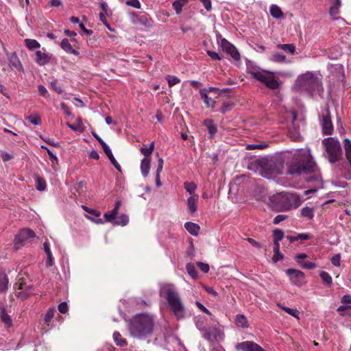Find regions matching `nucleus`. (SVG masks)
Masks as SVG:
<instances>
[{
  "label": "nucleus",
  "instance_id": "473e14b6",
  "mask_svg": "<svg viewBox=\"0 0 351 351\" xmlns=\"http://www.w3.org/2000/svg\"><path fill=\"white\" fill-rule=\"evenodd\" d=\"M301 215L308 219H312L314 217V209L311 207H304L301 210Z\"/></svg>",
  "mask_w": 351,
  "mask_h": 351
},
{
  "label": "nucleus",
  "instance_id": "c756f323",
  "mask_svg": "<svg viewBox=\"0 0 351 351\" xmlns=\"http://www.w3.org/2000/svg\"><path fill=\"white\" fill-rule=\"evenodd\" d=\"M0 317L2 322L8 327L10 328L12 326V320L9 315H8L4 308L1 309L0 312Z\"/></svg>",
  "mask_w": 351,
  "mask_h": 351
},
{
  "label": "nucleus",
  "instance_id": "a878e982",
  "mask_svg": "<svg viewBox=\"0 0 351 351\" xmlns=\"http://www.w3.org/2000/svg\"><path fill=\"white\" fill-rule=\"evenodd\" d=\"M269 12L271 16L276 19H281L283 16V13L280 8L276 4H272L270 6Z\"/></svg>",
  "mask_w": 351,
  "mask_h": 351
},
{
  "label": "nucleus",
  "instance_id": "20e7f679",
  "mask_svg": "<svg viewBox=\"0 0 351 351\" xmlns=\"http://www.w3.org/2000/svg\"><path fill=\"white\" fill-rule=\"evenodd\" d=\"M295 87L300 90L307 92L312 96L320 95L323 91L320 78L311 71H307L300 75L295 80Z\"/></svg>",
  "mask_w": 351,
  "mask_h": 351
},
{
  "label": "nucleus",
  "instance_id": "423d86ee",
  "mask_svg": "<svg viewBox=\"0 0 351 351\" xmlns=\"http://www.w3.org/2000/svg\"><path fill=\"white\" fill-rule=\"evenodd\" d=\"M247 73L252 78L263 83L270 89H278L280 87V82L273 72L261 69L252 63H248L247 64Z\"/></svg>",
  "mask_w": 351,
  "mask_h": 351
},
{
  "label": "nucleus",
  "instance_id": "ddd939ff",
  "mask_svg": "<svg viewBox=\"0 0 351 351\" xmlns=\"http://www.w3.org/2000/svg\"><path fill=\"white\" fill-rule=\"evenodd\" d=\"M307 254L305 253H300L296 254L295 260L298 264L303 269H313L317 265L314 262L305 261V258H307Z\"/></svg>",
  "mask_w": 351,
  "mask_h": 351
},
{
  "label": "nucleus",
  "instance_id": "13d9d810",
  "mask_svg": "<svg viewBox=\"0 0 351 351\" xmlns=\"http://www.w3.org/2000/svg\"><path fill=\"white\" fill-rule=\"evenodd\" d=\"M206 53L213 60H221V57L215 51L208 50V51H206Z\"/></svg>",
  "mask_w": 351,
  "mask_h": 351
},
{
  "label": "nucleus",
  "instance_id": "bb28decb",
  "mask_svg": "<svg viewBox=\"0 0 351 351\" xmlns=\"http://www.w3.org/2000/svg\"><path fill=\"white\" fill-rule=\"evenodd\" d=\"M189 0H176L173 2L172 6L177 14H181L182 8L189 3Z\"/></svg>",
  "mask_w": 351,
  "mask_h": 351
},
{
  "label": "nucleus",
  "instance_id": "6e6d98bb",
  "mask_svg": "<svg viewBox=\"0 0 351 351\" xmlns=\"http://www.w3.org/2000/svg\"><path fill=\"white\" fill-rule=\"evenodd\" d=\"M197 265L199 267V269L204 273H208L210 269L208 264L205 263L197 262Z\"/></svg>",
  "mask_w": 351,
  "mask_h": 351
},
{
  "label": "nucleus",
  "instance_id": "680f3d73",
  "mask_svg": "<svg viewBox=\"0 0 351 351\" xmlns=\"http://www.w3.org/2000/svg\"><path fill=\"white\" fill-rule=\"evenodd\" d=\"M58 311L61 313H65L68 311V305L66 302H61L58 307Z\"/></svg>",
  "mask_w": 351,
  "mask_h": 351
},
{
  "label": "nucleus",
  "instance_id": "1a4fd4ad",
  "mask_svg": "<svg viewBox=\"0 0 351 351\" xmlns=\"http://www.w3.org/2000/svg\"><path fill=\"white\" fill-rule=\"evenodd\" d=\"M320 123L322 131L324 135H331L334 128L331 121L330 113L328 110H326L320 117Z\"/></svg>",
  "mask_w": 351,
  "mask_h": 351
},
{
  "label": "nucleus",
  "instance_id": "cd10ccee",
  "mask_svg": "<svg viewBox=\"0 0 351 351\" xmlns=\"http://www.w3.org/2000/svg\"><path fill=\"white\" fill-rule=\"evenodd\" d=\"M235 323L237 326L243 328H247L249 326L247 318L243 314H239L236 316Z\"/></svg>",
  "mask_w": 351,
  "mask_h": 351
},
{
  "label": "nucleus",
  "instance_id": "69168bd1",
  "mask_svg": "<svg viewBox=\"0 0 351 351\" xmlns=\"http://www.w3.org/2000/svg\"><path fill=\"white\" fill-rule=\"evenodd\" d=\"M47 154L49 156V159L50 160L53 162V163H56L58 164V157L51 151V149H47Z\"/></svg>",
  "mask_w": 351,
  "mask_h": 351
},
{
  "label": "nucleus",
  "instance_id": "37998d69",
  "mask_svg": "<svg viewBox=\"0 0 351 351\" xmlns=\"http://www.w3.org/2000/svg\"><path fill=\"white\" fill-rule=\"evenodd\" d=\"M129 222V218L126 215H121L114 222V225L126 226Z\"/></svg>",
  "mask_w": 351,
  "mask_h": 351
},
{
  "label": "nucleus",
  "instance_id": "9b49d317",
  "mask_svg": "<svg viewBox=\"0 0 351 351\" xmlns=\"http://www.w3.org/2000/svg\"><path fill=\"white\" fill-rule=\"evenodd\" d=\"M82 208H83L84 210H85L86 213L89 214V215H85V217L87 219H90V221L95 222L97 224H102L104 223V220L101 218H100L101 215L100 211L88 208V206L84 205L82 206Z\"/></svg>",
  "mask_w": 351,
  "mask_h": 351
},
{
  "label": "nucleus",
  "instance_id": "8fccbe9b",
  "mask_svg": "<svg viewBox=\"0 0 351 351\" xmlns=\"http://www.w3.org/2000/svg\"><path fill=\"white\" fill-rule=\"evenodd\" d=\"M51 88L58 94L63 93L62 86L58 84L57 80H54L51 82Z\"/></svg>",
  "mask_w": 351,
  "mask_h": 351
},
{
  "label": "nucleus",
  "instance_id": "aec40b11",
  "mask_svg": "<svg viewBox=\"0 0 351 351\" xmlns=\"http://www.w3.org/2000/svg\"><path fill=\"white\" fill-rule=\"evenodd\" d=\"M60 47L67 53H71L75 56H78L80 54V52L74 49L72 47L71 45L70 44L67 38H64L62 40Z\"/></svg>",
  "mask_w": 351,
  "mask_h": 351
},
{
  "label": "nucleus",
  "instance_id": "c9c22d12",
  "mask_svg": "<svg viewBox=\"0 0 351 351\" xmlns=\"http://www.w3.org/2000/svg\"><path fill=\"white\" fill-rule=\"evenodd\" d=\"M118 213L115 212V210H112L108 213L104 214V222H111L113 223L117 220V216Z\"/></svg>",
  "mask_w": 351,
  "mask_h": 351
},
{
  "label": "nucleus",
  "instance_id": "6e6552de",
  "mask_svg": "<svg viewBox=\"0 0 351 351\" xmlns=\"http://www.w3.org/2000/svg\"><path fill=\"white\" fill-rule=\"evenodd\" d=\"M285 273L293 285L302 287L305 284V275L302 271L290 268L287 269Z\"/></svg>",
  "mask_w": 351,
  "mask_h": 351
},
{
  "label": "nucleus",
  "instance_id": "58836bf2",
  "mask_svg": "<svg viewBox=\"0 0 351 351\" xmlns=\"http://www.w3.org/2000/svg\"><path fill=\"white\" fill-rule=\"evenodd\" d=\"M319 276L324 282H325L327 285L330 286L332 283V279L330 275L324 271L320 272Z\"/></svg>",
  "mask_w": 351,
  "mask_h": 351
},
{
  "label": "nucleus",
  "instance_id": "4d7b16f0",
  "mask_svg": "<svg viewBox=\"0 0 351 351\" xmlns=\"http://www.w3.org/2000/svg\"><path fill=\"white\" fill-rule=\"evenodd\" d=\"M54 315V310L49 309L45 315V321L46 323H49L53 319Z\"/></svg>",
  "mask_w": 351,
  "mask_h": 351
},
{
  "label": "nucleus",
  "instance_id": "f03ea898",
  "mask_svg": "<svg viewBox=\"0 0 351 351\" xmlns=\"http://www.w3.org/2000/svg\"><path fill=\"white\" fill-rule=\"evenodd\" d=\"M155 323V317L153 315L139 313L128 321L127 328L131 337L145 339L153 335Z\"/></svg>",
  "mask_w": 351,
  "mask_h": 351
},
{
  "label": "nucleus",
  "instance_id": "b1692460",
  "mask_svg": "<svg viewBox=\"0 0 351 351\" xmlns=\"http://www.w3.org/2000/svg\"><path fill=\"white\" fill-rule=\"evenodd\" d=\"M9 280L7 274L0 271V292L5 293L8 289Z\"/></svg>",
  "mask_w": 351,
  "mask_h": 351
},
{
  "label": "nucleus",
  "instance_id": "412c9836",
  "mask_svg": "<svg viewBox=\"0 0 351 351\" xmlns=\"http://www.w3.org/2000/svg\"><path fill=\"white\" fill-rule=\"evenodd\" d=\"M204 125L207 128L209 137L213 138L217 132V128L212 119H206L204 121Z\"/></svg>",
  "mask_w": 351,
  "mask_h": 351
},
{
  "label": "nucleus",
  "instance_id": "4468645a",
  "mask_svg": "<svg viewBox=\"0 0 351 351\" xmlns=\"http://www.w3.org/2000/svg\"><path fill=\"white\" fill-rule=\"evenodd\" d=\"M134 17L135 19L133 20L134 23H138L139 24L147 27H151L153 26L154 21L150 17V16L146 13H143L141 15L134 14Z\"/></svg>",
  "mask_w": 351,
  "mask_h": 351
},
{
  "label": "nucleus",
  "instance_id": "49530a36",
  "mask_svg": "<svg viewBox=\"0 0 351 351\" xmlns=\"http://www.w3.org/2000/svg\"><path fill=\"white\" fill-rule=\"evenodd\" d=\"M167 80L169 86H173L180 82V80L175 75H167Z\"/></svg>",
  "mask_w": 351,
  "mask_h": 351
},
{
  "label": "nucleus",
  "instance_id": "7c9ffc66",
  "mask_svg": "<svg viewBox=\"0 0 351 351\" xmlns=\"http://www.w3.org/2000/svg\"><path fill=\"white\" fill-rule=\"evenodd\" d=\"M16 286H18V289H21L20 291L17 292L16 296L21 300H25L28 297V293L27 292V289L23 287V284L20 282L19 285L16 284L14 285V289H16Z\"/></svg>",
  "mask_w": 351,
  "mask_h": 351
},
{
  "label": "nucleus",
  "instance_id": "9d476101",
  "mask_svg": "<svg viewBox=\"0 0 351 351\" xmlns=\"http://www.w3.org/2000/svg\"><path fill=\"white\" fill-rule=\"evenodd\" d=\"M220 47L228 55H230L234 60H240V54L237 48L229 43L226 39L221 38Z\"/></svg>",
  "mask_w": 351,
  "mask_h": 351
},
{
  "label": "nucleus",
  "instance_id": "79ce46f5",
  "mask_svg": "<svg viewBox=\"0 0 351 351\" xmlns=\"http://www.w3.org/2000/svg\"><path fill=\"white\" fill-rule=\"evenodd\" d=\"M26 120L34 125H40L42 123L41 119L37 114H31L26 118Z\"/></svg>",
  "mask_w": 351,
  "mask_h": 351
},
{
  "label": "nucleus",
  "instance_id": "2f4dec72",
  "mask_svg": "<svg viewBox=\"0 0 351 351\" xmlns=\"http://www.w3.org/2000/svg\"><path fill=\"white\" fill-rule=\"evenodd\" d=\"M113 340L117 346L123 347L127 345L126 340L123 339L121 335L117 331L113 333Z\"/></svg>",
  "mask_w": 351,
  "mask_h": 351
},
{
  "label": "nucleus",
  "instance_id": "0eeeda50",
  "mask_svg": "<svg viewBox=\"0 0 351 351\" xmlns=\"http://www.w3.org/2000/svg\"><path fill=\"white\" fill-rule=\"evenodd\" d=\"M325 148L324 156L330 163L339 161L342 157V149L339 141L332 137L325 138L322 141Z\"/></svg>",
  "mask_w": 351,
  "mask_h": 351
},
{
  "label": "nucleus",
  "instance_id": "c03bdc74",
  "mask_svg": "<svg viewBox=\"0 0 351 351\" xmlns=\"http://www.w3.org/2000/svg\"><path fill=\"white\" fill-rule=\"evenodd\" d=\"M284 232L280 229H276L273 232L274 241L280 242L284 237Z\"/></svg>",
  "mask_w": 351,
  "mask_h": 351
},
{
  "label": "nucleus",
  "instance_id": "603ef678",
  "mask_svg": "<svg viewBox=\"0 0 351 351\" xmlns=\"http://www.w3.org/2000/svg\"><path fill=\"white\" fill-rule=\"evenodd\" d=\"M202 332V337L208 340V341H213L214 339H216V335H213L211 332L206 328V330Z\"/></svg>",
  "mask_w": 351,
  "mask_h": 351
},
{
  "label": "nucleus",
  "instance_id": "bf43d9fd",
  "mask_svg": "<svg viewBox=\"0 0 351 351\" xmlns=\"http://www.w3.org/2000/svg\"><path fill=\"white\" fill-rule=\"evenodd\" d=\"M339 8H340V6H339L338 5L333 4L330 8V10H329L330 14L331 16H336L337 14H338L339 12Z\"/></svg>",
  "mask_w": 351,
  "mask_h": 351
},
{
  "label": "nucleus",
  "instance_id": "0e129e2a",
  "mask_svg": "<svg viewBox=\"0 0 351 351\" xmlns=\"http://www.w3.org/2000/svg\"><path fill=\"white\" fill-rule=\"evenodd\" d=\"M127 4L134 8L139 9L141 8V3L138 0H128Z\"/></svg>",
  "mask_w": 351,
  "mask_h": 351
},
{
  "label": "nucleus",
  "instance_id": "ea45409f",
  "mask_svg": "<svg viewBox=\"0 0 351 351\" xmlns=\"http://www.w3.org/2000/svg\"><path fill=\"white\" fill-rule=\"evenodd\" d=\"M184 189L187 192H189L191 195H194V193L197 189V185L193 182H185L184 183Z\"/></svg>",
  "mask_w": 351,
  "mask_h": 351
},
{
  "label": "nucleus",
  "instance_id": "052dcab7",
  "mask_svg": "<svg viewBox=\"0 0 351 351\" xmlns=\"http://www.w3.org/2000/svg\"><path fill=\"white\" fill-rule=\"evenodd\" d=\"M287 218V215H278L277 216H276L273 220V223L274 224H278L280 223L281 221L285 220Z\"/></svg>",
  "mask_w": 351,
  "mask_h": 351
},
{
  "label": "nucleus",
  "instance_id": "338daca9",
  "mask_svg": "<svg viewBox=\"0 0 351 351\" xmlns=\"http://www.w3.org/2000/svg\"><path fill=\"white\" fill-rule=\"evenodd\" d=\"M1 156L3 162H8L14 158L13 155L5 152H2Z\"/></svg>",
  "mask_w": 351,
  "mask_h": 351
},
{
  "label": "nucleus",
  "instance_id": "39448f33",
  "mask_svg": "<svg viewBox=\"0 0 351 351\" xmlns=\"http://www.w3.org/2000/svg\"><path fill=\"white\" fill-rule=\"evenodd\" d=\"M270 202L274 210L284 212L299 207L302 200L296 193H280L272 196Z\"/></svg>",
  "mask_w": 351,
  "mask_h": 351
},
{
  "label": "nucleus",
  "instance_id": "f704fd0d",
  "mask_svg": "<svg viewBox=\"0 0 351 351\" xmlns=\"http://www.w3.org/2000/svg\"><path fill=\"white\" fill-rule=\"evenodd\" d=\"M154 149V142H152L149 145V147L147 148L141 147L140 151L141 154L144 156L143 158H151L150 156Z\"/></svg>",
  "mask_w": 351,
  "mask_h": 351
},
{
  "label": "nucleus",
  "instance_id": "f8f14e48",
  "mask_svg": "<svg viewBox=\"0 0 351 351\" xmlns=\"http://www.w3.org/2000/svg\"><path fill=\"white\" fill-rule=\"evenodd\" d=\"M236 348L237 350H240L241 351H265L259 345L250 341H246L238 343L236 346Z\"/></svg>",
  "mask_w": 351,
  "mask_h": 351
},
{
  "label": "nucleus",
  "instance_id": "dca6fc26",
  "mask_svg": "<svg viewBox=\"0 0 351 351\" xmlns=\"http://www.w3.org/2000/svg\"><path fill=\"white\" fill-rule=\"evenodd\" d=\"M35 55L36 62L40 66H44L50 62L51 56L46 53H43L41 51L38 50L36 51Z\"/></svg>",
  "mask_w": 351,
  "mask_h": 351
},
{
  "label": "nucleus",
  "instance_id": "864d4df0",
  "mask_svg": "<svg viewBox=\"0 0 351 351\" xmlns=\"http://www.w3.org/2000/svg\"><path fill=\"white\" fill-rule=\"evenodd\" d=\"M38 91L39 94L45 97H48L49 96V94L48 93V90L47 88L42 84H39L38 86Z\"/></svg>",
  "mask_w": 351,
  "mask_h": 351
},
{
  "label": "nucleus",
  "instance_id": "5701e85b",
  "mask_svg": "<svg viewBox=\"0 0 351 351\" xmlns=\"http://www.w3.org/2000/svg\"><path fill=\"white\" fill-rule=\"evenodd\" d=\"M151 158H143L141 161V171L142 176L146 178L149 172Z\"/></svg>",
  "mask_w": 351,
  "mask_h": 351
},
{
  "label": "nucleus",
  "instance_id": "09e8293b",
  "mask_svg": "<svg viewBox=\"0 0 351 351\" xmlns=\"http://www.w3.org/2000/svg\"><path fill=\"white\" fill-rule=\"evenodd\" d=\"M268 145L265 143H261V144H249L246 146V149L248 150L258 149H263L267 147Z\"/></svg>",
  "mask_w": 351,
  "mask_h": 351
},
{
  "label": "nucleus",
  "instance_id": "e2e57ef3",
  "mask_svg": "<svg viewBox=\"0 0 351 351\" xmlns=\"http://www.w3.org/2000/svg\"><path fill=\"white\" fill-rule=\"evenodd\" d=\"M202 5H204V8L206 10V11H210L212 9V3L211 0H199Z\"/></svg>",
  "mask_w": 351,
  "mask_h": 351
},
{
  "label": "nucleus",
  "instance_id": "774afa93",
  "mask_svg": "<svg viewBox=\"0 0 351 351\" xmlns=\"http://www.w3.org/2000/svg\"><path fill=\"white\" fill-rule=\"evenodd\" d=\"M283 258H284V256L280 251V252H278V253H274V255L272 257V261L274 263H277V262L282 260Z\"/></svg>",
  "mask_w": 351,
  "mask_h": 351
},
{
  "label": "nucleus",
  "instance_id": "4c0bfd02",
  "mask_svg": "<svg viewBox=\"0 0 351 351\" xmlns=\"http://www.w3.org/2000/svg\"><path fill=\"white\" fill-rule=\"evenodd\" d=\"M36 189L39 191H43L46 189V182L40 176H37L36 178Z\"/></svg>",
  "mask_w": 351,
  "mask_h": 351
},
{
  "label": "nucleus",
  "instance_id": "6ab92c4d",
  "mask_svg": "<svg viewBox=\"0 0 351 351\" xmlns=\"http://www.w3.org/2000/svg\"><path fill=\"white\" fill-rule=\"evenodd\" d=\"M199 94L206 107L213 108L215 101L213 99L208 97V90L206 88H202L199 90Z\"/></svg>",
  "mask_w": 351,
  "mask_h": 351
},
{
  "label": "nucleus",
  "instance_id": "5fc2aeb1",
  "mask_svg": "<svg viewBox=\"0 0 351 351\" xmlns=\"http://www.w3.org/2000/svg\"><path fill=\"white\" fill-rule=\"evenodd\" d=\"M331 263L334 266L339 267L341 264V254H337L331 258Z\"/></svg>",
  "mask_w": 351,
  "mask_h": 351
},
{
  "label": "nucleus",
  "instance_id": "a18cd8bd",
  "mask_svg": "<svg viewBox=\"0 0 351 351\" xmlns=\"http://www.w3.org/2000/svg\"><path fill=\"white\" fill-rule=\"evenodd\" d=\"M278 306L288 314L292 315L294 317L298 318V311L297 309L291 308L287 307V306H283L280 304H278Z\"/></svg>",
  "mask_w": 351,
  "mask_h": 351
},
{
  "label": "nucleus",
  "instance_id": "a19ab883",
  "mask_svg": "<svg viewBox=\"0 0 351 351\" xmlns=\"http://www.w3.org/2000/svg\"><path fill=\"white\" fill-rule=\"evenodd\" d=\"M186 269L187 271L188 274L193 279L197 278V273L193 264L187 263L186 265Z\"/></svg>",
  "mask_w": 351,
  "mask_h": 351
},
{
  "label": "nucleus",
  "instance_id": "72a5a7b5",
  "mask_svg": "<svg viewBox=\"0 0 351 351\" xmlns=\"http://www.w3.org/2000/svg\"><path fill=\"white\" fill-rule=\"evenodd\" d=\"M277 48L291 54H293L295 51V47L293 44H279L277 45Z\"/></svg>",
  "mask_w": 351,
  "mask_h": 351
},
{
  "label": "nucleus",
  "instance_id": "c85d7f7f",
  "mask_svg": "<svg viewBox=\"0 0 351 351\" xmlns=\"http://www.w3.org/2000/svg\"><path fill=\"white\" fill-rule=\"evenodd\" d=\"M24 43L26 47L30 51H33L40 47V43L35 39L26 38L24 40Z\"/></svg>",
  "mask_w": 351,
  "mask_h": 351
},
{
  "label": "nucleus",
  "instance_id": "3c124183",
  "mask_svg": "<svg viewBox=\"0 0 351 351\" xmlns=\"http://www.w3.org/2000/svg\"><path fill=\"white\" fill-rule=\"evenodd\" d=\"M232 108H233V104L224 103V104H223L222 106L221 107L219 111H220V112L225 114L227 112L230 111Z\"/></svg>",
  "mask_w": 351,
  "mask_h": 351
},
{
  "label": "nucleus",
  "instance_id": "393cba45",
  "mask_svg": "<svg viewBox=\"0 0 351 351\" xmlns=\"http://www.w3.org/2000/svg\"><path fill=\"white\" fill-rule=\"evenodd\" d=\"M10 64L19 71H23V65L15 53H12L9 57Z\"/></svg>",
  "mask_w": 351,
  "mask_h": 351
},
{
  "label": "nucleus",
  "instance_id": "f257e3e1",
  "mask_svg": "<svg viewBox=\"0 0 351 351\" xmlns=\"http://www.w3.org/2000/svg\"><path fill=\"white\" fill-rule=\"evenodd\" d=\"M287 173L293 176H305V180L312 183L315 189L323 188V179L320 170L309 149H299L287 152L283 158Z\"/></svg>",
  "mask_w": 351,
  "mask_h": 351
},
{
  "label": "nucleus",
  "instance_id": "2eb2a0df",
  "mask_svg": "<svg viewBox=\"0 0 351 351\" xmlns=\"http://www.w3.org/2000/svg\"><path fill=\"white\" fill-rule=\"evenodd\" d=\"M36 237L35 232L29 228H25L20 231L19 234L15 237L16 244L23 243L29 238H34Z\"/></svg>",
  "mask_w": 351,
  "mask_h": 351
},
{
  "label": "nucleus",
  "instance_id": "7ed1b4c3",
  "mask_svg": "<svg viewBox=\"0 0 351 351\" xmlns=\"http://www.w3.org/2000/svg\"><path fill=\"white\" fill-rule=\"evenodd\" d=\"M160 295L165 298L170 311L178 320L184 319L186 317V311L173 285H169L164 287Z\"/></svg>",
  "mask_w": 351,
  "mask_h": 351
},
{
  "label": "nucleus",
  "instance_id": "4be33fe9",
  "mask_svg": "<svg viewBox=\"0 0 351 351\" xmlns=\"http://www.w3.org/2000/svg\"><path fill=\"white\" fill-rule=\"evenodd\" d=\"M184 228L189 233L193 236H197L199 234L200 227L198 224L188 221L184 223Z\"/></svg>",
  "mask_w": 351,
  "mask_h": 351
},
{
  "label": "nucleus",
  "instance_id": "a211bd4d",
  "mask_svg": "<svg viewBox=\"0 0 351 351\" xmlns=\"http://www.w3.org/2000/svg\"><path fill=\"white\" fill-rule=\"evenodd\" d=\"M103 150L106 154L107 157L108 158L109 160L112 163V165L114 167V168L118 170L119 171H121V165L118 163V162L114 158L113 154L110 148V147L106 145H104Z\"/></svg>",
  "mask_w": 351,
  "mask_h": 351
},
{
  "label": "nucleus",
  "instance_id": "de8ad7c7",
  "mask_svg": "<svg viewBox=\"0 0 351 351\" xmlns=\"http://www.w3.org/2000/svg\"><path fill=\"white\" fill-rule=\"evenodd\" d=\"M204 322L205 319L202 317L197 318V320L195 321L196 327L201 332H204L206 328Z\"/></svg>",
  "mask_w": 351,
  "mask_h": 351
},
{
  "label": "nucleus",
  "instance_id": "f3484780",
  "mask_svg": "<svg viewBox=\"0 0 351 351\" xmlns=\"http://www.w3.org/2000/svg\"><path fill=\"white\" fill-rule=\"evenodd\" d=\"M198 198L199 197L197 195H193L190 196L186 200L187 210L191 215L195 214L197 211V202Z\"/></svg>",
  "mask_w": 351,
  "mask_h": 351
},
{
  "label": "nucleus",
  "instance_id": "e433bc0d",
  "mask_svg": "<svg viewBox=\"0 0 351 351\" xmlns=\"http://www.w3.org/2000/svg\"><path fill=\"white\" fill-rule=\"evenodd\" d=\"M270 60L275 62H285L286 61V56L281 53L274 52L272 53Z\"/></svg>",
  "mask_w": 351,
  "mask_h": 351
}]
</instances>
